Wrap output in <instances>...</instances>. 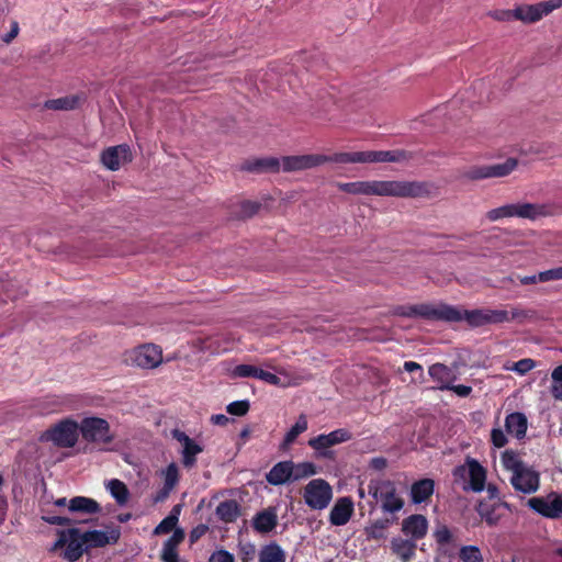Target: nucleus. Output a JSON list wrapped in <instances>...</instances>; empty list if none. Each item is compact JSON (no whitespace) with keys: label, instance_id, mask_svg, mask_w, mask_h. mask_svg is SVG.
Listing matches in <instances>:
<instances>
[{"label":"nucleus","instance_id":"1","mask_svg":"<svg viewBox=\"0 0 562 562\" xmlns=\"http://www.w3.org/2000/svg\"><path fill=\"white\" fill-rule=\"evenodd\" d=\"M340 191L348 194L395 198H423L430 194L429 184L422 181L372 180L338 182Z\"/></svg>","mask_w":562,"mask_h":562},{"label":"nucleus","instance_id":"2","mask_svg":"<svg viewBox=\"0 0 562 562\" xmlns=\"http://www.w3.org/2000/svg\"><path fill=\"white\" fill-rule=\"evenodd\" d=\"M392 314L402 317H420L427 321L457 319L458 314L449 304H416L397 305L392 310Z\"/></svg>","mask_w":562,"mask_h":562},{"label":"nucleus","instance_id":"3","mask_svg":"<svg viewBox=\"0 0 562 562\" xmlns=\"http://www.w3.org/2000/svg\"><path fill=\"white\" fill-rule=\"evenodd\" d=\"M79 424L65 418L49 427L41 437L43 441H50L58 448H72L78 441Z\"/></svg>","mask_w":562,"mask_h":562},{"label":"nucleus","instance_id":"4","mask_svg":"<svg viewBox=\"0 0 562 562\" xmlns=\"http://www.w3.org/2000/svg\"><path fill=\"white\" fill-rule=\"evenodd\" d=\"M352 439V434L346 428H338L329 434H321L308 440L307 445L314 450L316 459H335L330 448Z\"/></svg>","mask_w":562,"mask_h":562},{"label":"nucleus","instance_id":"5","mask_svg":"<svg viewBox=\"0 0 562 562\" xmlns=\"http://www.w3.org/2000/svg\"><path fill=\"white\" fill-rule=\"evenodd\" d=\"M341 153H335L333 155H321V154H307V155H294L284 156L280 160L282 170L284 172L302 171L321 166L326 162L341 164Z\"/></svg>","mask_w":562,"mask_h":562},{"label":"nucleus","instance_id":"6","mask_svg":"<svg viewBox=\"0 0 562 562\" xmlns=\"http://www.w3.org/2000/svg\"><path fill=\"white\" fill-rule=\"evenodd\" d=\"M368 492L375 499L381 501V507L386 513H396L404 507V499L396 494V486L390 480L371 481Z\"/></svg>","mask_w":562,"mask_h":562},{"label":"nucleus","instance_id":"7","mask_svg":"<svg viewBox=\"0 0 562 562\" xmlns=\"http://www.w3.org/2000/svg\"><path fill=\"white\" fill-rule=\"evenodd\" d=\"M79 431L87 442L110 445L114 440L109 422L101 417L82 418Z\"/></svg>","mask_w":562,"mask_h":562},{"label":"nucleus","instance_id":"8","mask_svg":"<svg viewBox=\"0 0 562 562\" xmlns=\"http://www.w3.org/2000/svg\"><path fill=\"white\" fill-rule=\"evenodd\" d=\"M407 158L404 150H368L341 153V164L398 162Z\"/></svg>","mask_w":562,"mask_h":562},{"label":"nucleus","instance_id":"9","mask_svg":"<svg viewBox=\"0 0 562 562\" xmlns=\"http://www.w3.org/2000/svg\"><path fill=\"white\" fill-rule=\"evenodd\" d=\"M303 498L311 509L323 510L333 498V488L324 479H314L304 486Z\"/></svg>","mask_w":562,"mask_h":562},{"label":"nucleus","instance_id":"10","mask_svg":"<svg viewBox=\"0 0 562 562\" xmlns=\"http://www.w3.org/2000/svg\"><path fill=\"white\" fill-rule=\"evenodd\" d=\"M517 165V159L507 158L501 164L473 166L464 172V177L473 181L488 178H503L513 172Z\"/></svg>","mask_w":562,"mask_h":562},{"label":"nucleus","instance_id":"11","mask_svg":"<svg viewBox=\"0 0 562 562\" xmlns=\"http://www.w3.org/2000/svg\"><path fill=\"white\" fill-rule=\"evenodd\" d=\"M561 7L562 0H549L535 4L517 5L514 13L516 14V20L526 24H532Z\"/></svg>","mask_w":562,"mask_h":562},{"label":"nucleus","instance_id":"12","mask_svg":"<svg viewBox=\"0 0 562 562\" xmlns=\"http://www.w3.org/2000/svg\"><path fill=\"white\" fill-rule=\"evenodd\" d=\"M510 483L519 492L525 494L535 493L539 487V474L527 468L524 462H515Z\"/></svg>","mask_w":562,"mask_h":562},{"label":"nucleus","instance_id":"13","mask_svg":"<svg viewBox=\"0 0 562 562\" xmlns=\"http://www.w3.org/2000/svg\"><path fill=\"white\" fill-rule=\"evenodd\" d=\"M528 506L546 518H559L562 516V494L552 492L544 497H531Z\"/></svg>","mask_w":562,"mask_h":562},{"label":"nucleus","instance_id":"14","mask_svg":"<svg viewBox=\"0 0 562 562\" xmlns=\"http://www.w3.org/2000/svg\"><path fill=\"white\" fill-rule=\"evenodd\" d=\"M454 475L460 477L469 476V486H464V490H471L477 493L482 492L485 487L486 470L475 459H468L467 467H457L454 469Z\"/></svg>","mask_w":562,"mask_h":562},{"label":"nucleus","instance_id":"15","mask_svg":"<svg viewBox=\"0 0 562 562\" xmlns=\"http://www.w3.org/2000/svg\"><path fill=\"white\" fill-rule=\"evenodd\" d=\"M131 359L139 368L154 369L161 363L162 351L154 344H146L134 349Z\"/></svg>","mask_w":562,"mask_h":562},{"label":"nucleus","instance_id":"16","mask_svg":"<svg viewBox=\"0 0 562 562\" xmlns=\"http://www.w3.org/2000/svg\"><path fill=\"white\" fill-rule=\"evenodd\" d=\"M132 159L131 147L126 144L108 147L101 154L102 164L112 171L119 170L122 164L131 162Z\"/></svg>","mask_w":562,"mask_h":562},{"label":"nucleus","instance_id":"17","mask_svg":"<svg viewBox=\"0 0 562 562\" xmlns=\"http://www.w3.org/2000/svg\"><path fill=\"white\" fill-rule=\"evenodd\" d=\"M82 533V541L86 543L87 550L93 548H103L108 544H115L121 537L119 527H113L109 531L88 530Z\"/></svg>","mask_w":562,"mask_h":562},{"label":"nucleus","instance_id":"18","mask_svg":"<svg viewBox=\"0 0 562 562\" xmlns=\"http://www.w3.org/2000/svg\"><path fill=\"white\" fill-rule=\"evenodd\" d=\"M281 168V162L279 158L276 157H262V158H252L245 160L239 169L241 171H247L251 173H266V172H279Z\"/></svg>","mask_w":562,"mask_h":562},{"label":"nucleus","instance_id":"19","mask_svg":"<svg viewBox=\"0 0 562 562\" xmlns=\"http://www.w3.org/2000/svg\"><path fill=\"white\" fill-rule=\"evenodd\" d=\"M86 543L82 541V533L78 528L68 529L67 548L63 558L69 562L78 561L87 552Z\"/></svg>","mask_w":562,"mask_h":562},{"label":"nucleus","instance_id":"20","mask_svg":"<svg viewBox=\"0 0 562 562\" xmlns=\"http://www.w3.org/2000/svg\"><path fill=\"white\" fill-rule=\"evenodd\" d=\"M353 514V502L350 497H340L336 501L329 514L333 526L346 525Z\"/></svg>","mask_w":562,"mask_h":562},{"label":"nucleus","instance_id":"21","mask_svg":"<svg viewBox=\"0 0 562 562\" xmlns=\"http://www.w3.org/2000/svg\"><path fill=\"white\" fill-rule=\"evenodd\" d=\"M234 375L239 378H256L270 385H280L281 379L269 371H265L251 364H238L234 369Z\"/></svg>","mask_w":562,"mask_h":562},{"label":"nucleus","instance_id":"22","mask_svg":"<svg viewBox=\"0 0 562 562\" xmlns=\"http://www.w3.org/2000/svg\"><path fill=\"white\" fill-rule=\"evenodd\" d=\"M505 507L507 504L499 501H481L476 506V512L488 526H496L503 516L501 510Z\"/></svg>","mask_w":562,"mask_h":562},{"label":"nucleus","instance_id":"23","mask_svg":"<svg viewBox=\"0 0 562 562\" xmlns=\"http://www.w3.org/2000/svg\"><path fill=\"white\" fill-rule=\"evenodd\" d=\"M293 470L292 461H280L266 474V480L269 484L274 486L285 484L292 481Z\"/></svg>","mask_w":562,"mask_h":562},{"label":"nucleus","instance_id":"24","mask_svg":"<svg viewBox=\"0 0 562 562\" xmlns=\"http://www.w3.org/2000/svg\"><path fill=\"white\" fill-rule=\"evenodd\" d=\"M509 217L536 220L547 214L546 206L535 203L507 204Z\"/></svg>","mask_w":562,"mask_h":562},{"label":"nucleus","instance_id":"25","mask_svg":"<svg viewBox=\"0 0 562 562\" xmlns=\"http://www.w3.org/2000/svg\"><path fill=\"white\" fill-rule=\"evenodd\" d=\"M428 521L425 516L414 514L405 518L402 522V531L406 536H412L418 540L427 533Z\"/></svg>","mask_w":562,"mask_h":562},{"label":"nucleus","instance_id":"26","mask_svg":"<svg viewBox=\"0 0 562 562\" xmlns=\"http://www.w3.org/2000/svg\"><path fill=\"white\" fill-rule=\"evenodd\" d=\"M505 428L507 434L516 437L517 439H524L528 428L526 415L520 412L508 414L505 418Z\"/></svg>","mask_w":562,"mask_h":562},{"label":"nucleus","instance_id":"27","mask_svg":"<svg viewBox=\"0 0 562 562\" xmlns=\"http://www.w3.org/2000/svg\"><path fill=\"white\" fill-rule=\"evenodd\" d=\"M454 312L458 314L457 319H442V322H461L465 321L471 327H482L486 325V316L485 308H475V310H460L456 306L450 305Z\"/></svg>","mask_w":562,"mask_h":562},{"label":"nucleus","instance_id":"28","mask_svg":"<svg viewBox=\"0 0 562 562\" xmlns=\"http://www.w3.org/2000/svg\"><path fill=\"white\" fill-rule=\"evenodd\" d=\"M435 482L431 479H422L411 486V499L414 504H422L434 494Z\"/></svg>","mask_w":562,"mask_h":562},{"label":"nucleus","instance_id":"29","mask_svg":"<svg viewBox=\"0 0 562 562\" xmlns=\"http://www.w3.org/2000/svg\"><path fill=\"white\" fill-rule=\"evenodd\" d=\"M85 101L83 94H71L57 99L47 100L44 108L54 111H69L79 108Z\"/></svg>","mask_w":562,"mask_h":562},{"label":"nucleus","instance_id":"30","mask_svg":"<svg viewBox=\"0 0 562 562\" xmlns=\"http://www.w3.org/2000/svg\"><path fill=\"white\" fill-rule=\"evenodd\" d=\"M485 316L486 325H488L507 323L516 318L526 317V313L517 308H513L512 311L485 308Z\"/></svg>","mask_w":562,"mask_h":562},{"label":"nucleus","instance_id":"31","mask_svg":"<svg viewBox=\"0 0 562 562\" xmlns=\"http://www.w3.org/2000/svg\"><path fill=\"white\" fill-rule=\"evenodd\" d=\"M68 509L72 513L98 514L101 512V506L93 498L75 496L69 501Z\"/></svg>","mask_w":562,"mask_h":562},{"label":"nucleus","instance_id":"32","mask_svg":"<svg viewBox=\"0 0 562 562\" xmlns=\"http://www.w3.org/2000/svg\"><path fill=\"white\" fill-rule=\"evenodd\" d=\"M278 518L272 510H262L258 513L252 520V527L256 531L261 533L270 532L276 528Z\"/></svg>","mask_w":562,"mask_h":562},{"label":"nucleus","instance_id":"33","mask_svg":"<svg viewBox=\"0 0 562 562\" xmlns=\"http://www.w3.org/2000/svg\"><path fill=\"white\" fill-rule=\"evenodd\" d=\"M216 515L224 522H234L240 515V508L236 501L227 499L221 502L216 507Z\"/></svg>","mask_w":562,"mask_h":562},{"label":"nucleus","instance_id":"34","mask_svg":"<svg viewBox=\"0 0 562 562\" xmlns=\"http://www.w3.org/2000/svg\"><path fill=\"white\" fill-rule=\"evenodd\" d=\"M286 555L277 542H270L259 551V562H285Z\"/></svg>","mask_w":562,"mask_h":562},{"label":"nucleus","instance_id":"35","mask_svg":"<svg viewBox=\"0 0 562 562\" xmlns=\"http://www.w3.org/2000/svg\"><path fill=\"white\" fill-rule=\"evenodd\" d=\"M307 418L304 414H301L296 423L285 434L281 443V448L286 449L289 446H291L302 432L307 430Z\"/></svg>","mask_w":562,"mask_h":562},{"label":"nucleus","instance_id":"36","mask_svg":"<svg viewBox=\"0 0 562 562\" xmlns=\"http://www.w3.org/2000/svg\"><path fill=\"white\" fill-rule=\"evenodd\" d=\"M106 488L119 505H125L127 503L130 492L125 483L117 479H112L109 481Z\"/></svg>","mask_w":562,"mask_h":562},{"label":"nucleus","instance_id":"37","mask_svg":"<svg viewBox=\"0 0 562 562\" xmlns=\"http://www.w3.org/2000/svg\"><path fill=\"white\" fill-rule=\"evenodd\" d=\"M416 546L414 542L404 539H394L392 541V550L403 561H408L415 554Z\"/></svg>","mask_w":562,"mask_h":562},{"label":"nucleus","instance_id":"38","mask_svg":"<svg viewBox=\"0 0 562 562\" xmlns=\"http://www.w3.org/2000/svg\"><path fill=\"white\" fill-rule=\"evenodd\" d=\"M428 373L435 381L442 384L450 383L452 379V371L443 363H435L429 367Z\"/></svg>","mask_w":562,"mask_h":562},{"label":"nucleus","instance_id":"39","mask_svg":"<svg viewBox=\"0 0 562 562\" xmlns=\"http://www.w3.org/2000/svg\"><path fill=\"white\" fill-rule=\"evenodd\" d=\"M203 451V448L196 443L195 441H192L189 445H186V447L182 450V463L186 468H192L196 462V456Z\"/></svg>","mask_w":562,"mask_h":562},{"label":"nucleus","instance_id":"40","mask_svg":"<svg viewBox=\"0 0 562 562\" xmlns=\"http://www.w3.org/2000/svg\"><path fill=\"white\" fill-rule=\"evenodd\" d=\"M292 481H297L304 477L315 475L317 473L316 465L312 462L293 463Z\"/></svg>","mask_w":562,"mask_h":562},{"label":"nucleus","instance_id":"41","mask_svg":"<svg viewBox=\"0 0 562 562\" xmlns=\"http://www.w3.org/2000/svg\"><path fill=\"white\" fill-rule=\"evenodd\" d=\"M459 559L462 562H484L481 550L476 546H463L459 550Z\"/></svg>","mask_w":562,"mask_h":562},{"label":"nucleus","instance_id":"42","mask_svg":"<svg viewBox=\"0 0 562 562\" xmlns=\"http://www.w3.org/2000/svg\"><path fill=\"white\" fill-rule=\"evenodd\" d=\"M552 384L550 387L551 395L562 401V364L555 367L551 372Z\"/></svg>","mask_w":562,"mask_h":562},{"label":"nucleus","instance_id":"43","mask_svg":"<svg viewBox=\"0 0 562 562\" xmlns=\"http://www.w3.org/2000/svg\"><path fill=\"white\" fill-rule=\"evenodd\" d=\"M178 520L179 518L176 516V514H169L156 526L154 529V535L169 533L176 528Z\"/></svg>","mask_w":562,"mask_h":562},{"label":"nucleus","instance_id":"44","mask_svg":"<svg viewBox=\"0 0 562 562\" xmlns=\"http://www.w3.org/2000/svg\"><path fill=\"white\" fill-rule=\"evenodd\" d=\"M165 482L164 485L170 488H175L179 482V469L176 463H170L164 471Z\"/></svg>","mask_w":562,"mask_h":562},{"label":"nucleus","instance_id":"45","mask_svg":"<svg viewBox=\"0 0 562 562\" xmlns=\"http://www.w3.org/2000/svg\"><path fill=\"white\" fill-rule=\"evenodd\" d=\"M249 408L250 403L248 400L235 401L226 406V411L228 414L239 417L245 416L249 412Z\"/></svg>","mask_w":562,"mask_h":562},{"label":"nucleus","instance_id":"46","mask_svg":"<svg viewBox=\"0 0 562 562\" xmlns=\"http://www.w3.org/2000/svg\"><path fill=\"white\" fill-rule=\"evenodd\" d=\"M261 207V204L259 202L255 201H243L240 203V210H239V216L243 218L251 217L254 216Z\"/></svg>","mask_w":562,"mask_h":562},{"label":"nucleus","instance_id":"47","mask_svg":"<svg viewBox=\"0 0 562 562\" xmlns=\"http://www.w3.org/2000/svg\"><path fill=\"white\" fill-rule=\"evenodd\" d=\"M540 282L562 280V266L537 273Z\"/></svg>","mask_w":562,"mask_h":562},{"label":"nucleus","instance_id":"48","mask_svg":"<svg viewBox=\"0 0 562 562\" xmlns=\"http://www.w3.org/2000/svg\"><path fill=\"white\" fill-rule=\"evenodd\" d=\"M160 559L164 562H179L178 547L164 543Z\"/></svg>","mask_w":562,"mask_h":562},{"label":"nucleus","instance_id":"49","mask_svg":"<svg viewBox=\"0 0 562 562\" xmlns=\"http://www.w3.org/2000/svg\"><path fill=\"white\" fill-rule=\"evenodd\" d=\"M434 537H435L437 543L440 546L449 544L452 540V533H451L450 529L445 525H442L436 529Z\"/></svg>","mask_w":562,"mask_h":562},{"label":"nucleus","instance_id":"50","mask_svg":"<svg viewBox=\"0 0 562 562\" xmlns=\"http://www.w3.org/2000/svg\"><path fill=\"white\" fill-rule=\"evenodd\" d=\"M238 554L243 562H250L254 560L256 554V548L255 544L248 542V543H240L238 546Z\"/></svg>","mask_w":562,"mask_h":562},{"label":"nucleus","instance_id":"51","mask_svg":"<svg viewBox=\"0 0 562 562\" xmlns=\"http://www.w3.org/2000/svg\"><path fill=\"white\" fill-rule=\"evenodd\" d=\"M439 389L440 390L452 391V392H454L460 397H467L472 392V387L471 386L463 385V384L454 385V384H451V383H446V384L440 385Z\"/></svg>","mask_w":562,"mask_h":562},{"label":"nucleus","instance_id":"52","mask_svg":"<svg viewBox=\"0 0 562 562\" xmlns=\"http://www.w3.org/2000/svg\"><path fill=\"white\" fill-rule=\"evenodd\" d=\"M485 216L491 222H495V221H498V220H502V218L509 217L508 205L506 204V205H502V206L496 207V209H492V210H490L486 213Z\"/></svg>","mask_w":562,"mask_h":562},{"label":"nucleus","instance_id":"53","mask_svg":"<svg viewBox=\"0 0 562 562\" xmlns=\"http://www.w3.org/2000/svg\"><path fill=\"white\" fill-rule=\"evenodd\" d=\"M515 9L513 10H494L488 13V15L494 19L495 21L499 22H508L510 20H516V14L514 13Z\"/></svg>","mask_w":562,"mask_h":562},{"label":"nucleus","instance_id":"54","mask_svg":"<svg viewBox=\"0 0 562 562\" xmlns=\"http://www.w3.org/2000/svg\"><path fill=\"white\" fill-rule=\"evenodd\" d=\"M491 441L494 447L503 448L507 445L508 440L506 435L501 428H493L491 431Z\"/></svg>","mask_w":562,"mask_h":562},{"label":"nucleus","instance_id":"55","mask_svg":"<svg viewBox=\"0 0 562 562\" xmlns=\"http://www.w3.org/2000/svg\"><path fill=\"white\" fill-rule=\"evenodd\" d=\"M536 366V361L529 358L521 359L515 362L513 370L519 374H526L530 370H532Z\"/></svg>","mask_w":562,"mask_h":562},{"label":"nucleus","instance_id":"56","mask_svg":"<svg viewBox=\"0 0 562 562\" xmlns=\"http://www.w3.org/2000/svg\"><path fill=\"white\" fill-rule=\"evenodd\" d=\"M210 562H235V558L229 551L221 549L211 555Z\"/></svg>","mask_w":562,"mask_h":562},{"label":"nucleus","instance_id":"57","mask_svg":"<svg viewBox=\"0 0 562 562\" xmlns=\"http://www.w3.org/2000/svg\"><path fill=\"white\" fill-rule=\"evenodd\" d=\"M209 531V527L205 524H199L195 526L189 535V540L191 543H195L199 541L206 532Z\"/></svg>","mask_w":562,"mask_h":562},{"label":"nucleus","instance_id":"58","mask_svg":"<svg viewBox=\"0 0 562 562\" xmlns=\"http://www.w3.org/2000/svg\"><path fill=\"white\" fill-rule=\"evenodd\" d=\"M43 519L48 522L49 525H55V526H70L72 524V520L68 517H64V516H56V515H52V516H45L43 517Z\"/></svg>","mask_w":562,"mask_h":562},{"label":"nucleus","instance_id":"59","mask_svg":"<svg viewBox=\"0 0 562 562\" xmlns=\"http://www.w3.org/2000/svg\"><path fill=\"white\" fill-rule=\"evenodd\" d=\"M184 531L180 528H175L173 533L169 537L165 543L178 547L184 539Z\"/></svg>","mask_w":562,"mask_h":562},{"label":"nucleus","instance_id":"60","mask_svg":"<svg viewBox=\"0 0 562 562\" xmlns=\"http://www.w3.org/2000/svg\"><path fill=\"white\" fill-rule=\"evenodd\" d=\"M171 492H172V488L167 487V486H165V485H164V486H162V487H161V488H160V490L155 494V496H154V498H153L154 503H156V504H157V503H162V502H165V501L169 497V495H170V493H171Z\"/></svg>","mask_w":562,"mask_h":562},{"label":"nucleus","instance_id":"61","mask_svg":"<svg viewBox=\"0 0 562 562\" xmlns=\"http://www.w3.org/2000/svg\"><path fill=\"white\" fill-rule=\"evenodd\" d=\"M172 437L173 439H176L177 441H179L180 443H182L183 448L186 447V445H189L191 443L192 441H194L193 439H191L186 432L179 430V429H175L172 431Z\"/></svg>","mask_w":562,"mask_h":562},{"label":"nucleus","instance_id":"62","mask_svg":"<svg viewBox=\"0 0 562 562\" xmlns=\"http://www.w3.org/2000/svg\"><path fill=\"white\" fill-rule=\"evenodd\" d=\"M502 459H503V462H504L505 467H506L507 469H510L512 471H513V464H514L515 462H521L520 460H518V459L516 458V456H515V454H514V452H512V451H505V452L503 453Z\"/></svg>","mask_w":562,"mask_h":562},{"label":"nucleus","instance_id":"63","mask_svg":"<svg viewBox=\"0 0 562 562\" xmlns=\"http://www.w3.org/2000/svg\"><path fill=\"white\" fill-rule=\"evenodd\" d=\"M67 542H68V530H63L58 533V539L56 540V542L54 544V549L64 548V547L66 549Z\"/></svg>","mask_w":562,"mask_h":562},{"label":"nucleus","instance_id":"64","mask_svg":"<svg viewBox=\"0 0 562 562\" xmlns=\"http://www.w3.org/2000/svg\"><path fill=\"white\" fill-rule=\"evenodd\" d=\"M19 34V24L16 22H13L11 25V30L9 33H7L3 36V42L10 43L12 40H14Z\"/></svg>","mask_w":562,"mask_h":562}]
</instances>
